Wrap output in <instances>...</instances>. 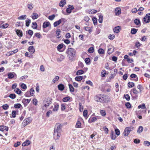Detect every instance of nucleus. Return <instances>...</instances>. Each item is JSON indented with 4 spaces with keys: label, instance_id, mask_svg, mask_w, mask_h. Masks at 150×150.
I'll return each mask as SVG.
<instances>
[{
    "label": "nucleus",
    "instance_id": "obj_54",
    "mask_svg": "<svg viewBox=\"0 0 150 150\" xmlns=\"http://www.w3.org/2000/svg\"><path fill=\"white\" fill-rule=\"evenodd\" d=\"M28 77L27 76H24L20 78L19 80L20 81H22L24 79H26Z\"/></svg>",
    "mask_w": 150,
    "mask_h": 150
},
{
    "label": "nucleus",
    "instance_id": "obj_42",
    "mask_svg": "<svg viewBox=\"0 0 150 150\" xmlns=\"http://www.w3.org/2000/svg\"><path fill=\"white\" fill-rule=\"evenodd\" d=\"M30 100L31 99H24L22 100V102H24L25 103H28L30 102Z\"/></svg>",
    "mask_w": 150,
    "mask_h": 150
},
{
    "label": "nucleus",
    "instance_id": "obj_26",
    "mask_svg": "<svg viewBox=\"0 0 150 150\" xmlns=\"http://www.w3.org/2000/svg\"><path fill=\"white\" fill-rule=\"evenodd\" d=\"M75 127L77 128H80L81 127V124L80 121H78L77 122Z\"/></svg>",
    "mask_w": 150,
    "mask_h": 150
},
{
    "label": "nucleus",
    "instance_id": "obj_16",
    "mask_svg": "<svg viewBox=\"0 0 150 150\" xmlns=\"http://www.w3.org/2000/svg\"><path fill=\"white\" fill-rule=\"evenodd\" d=\"M58 88L59 90L62 91L64 89V86L63 84L61 83L58 86Z\"/></svg>",
    "mask_w": 150,
    "mask_h": 150
},
{
    "label": "nucleus",
    "instance_id": "obj_57",
    "mask_svg": "<svg viewBox=\"0 0 150 150\" xmlns=\"http://www.w3.org/2000/svg\"><path fill=\"white\" fill-rule=\"evenodd\" d=\"M52 111H51V110H49L48 111V112L46 113V116L47 117H49L50 114H52Z\"/></svg>",
    "mask_w": 150,
    "mask_h": 150
},
{
    "label": "nucleus",
    "instance_id": "obj_12",
    "mask_svg": "<svg viewBox=\"0 0 150 150\" xmlns=\"http://www.w3.org/2000/svg\"><path fill=\"white\" fill-rule=\"evenodd\" d=\"M30 144V142L29 140H27L22 143V145L25 146L29 145Z\"/></svg>",
    "mask_w": 150,
    "mask_h": 150
},
{
    "label": "nucleus",
    "instance_id": "obj_14",
    "mask_svg": "<svg viewBox=\"0 0 150 150\" xmlns=\"http://www.w3.org/2000/svg\"><path fill=\"white\" fill-rule=\"evenodd\" d=\"M115 14L116 15H118L121 13V9L119 8H116L115 10Z\"/></svg>",
    "mask_w": 150,
    "mask_h": 150
},
{
    "label": "nucleus",
    "instance_id": "obj_18",
    "mask_svg": "<svg viewBox=\"0 0 150 150\" xmlns=\"http://www.w3.org/2000/svg\"><path fill=\"white\" fill-rule=\"evenodd\" d=\"M120 28L119 26H116L113 29V31L115 33H118L120 32Z\"/></svg>",
    "mask_w": 150,
    "mask_h": 150
},
{
    "label": "nucleus",
    "instance_id": "obj_28",
    "mask_svg": "<svg viewBox=\"0 0 150 150\" xmlns=\"http://www.w3.org/2000/svg\"><path fill=\"white\" fill-rule=\"evenodd\" d=\"M98 53L100 54H103L105 53V51L102 48H99L98 50Z\"/></svg>",
    "mask_w": 150,
    "mask_h": 150
},
{
    "label": "nucleus",
    "instance_id": "obj_50",
    "mask_svg": "<svg viewBox=\"0 0 150 150\" xmlns=\"http://www.w3.org/2000/svg\"><path fill=\"white\" fill-rule=\"evenodd\" d=\"M88 51L90 53H92L94 51V49L93 47H90L88 49Z\"/></svg>",
    "mask_w": 150,
    "mask_h": 150
},
{
    "label": "nucleus",
    "instance_id": "obj_34",
    "mask_svg": "<svg viewBox=\"0 0 150 150\" xmlns=\"http://www.w3.org/2000/svg\"><path fill=\"white\" fill-rule=\"evenodd\" d=\"M59 78L58 76H56L52 80V81L53 83H55L56 81H58V80L59 79Z\"/></svg>",
    "mask_w": 150,
    "mask_h": 150
},
{
    "label": "nucleus",
    "instance_id": "obj_31",
    "mask_svg": "<svg viewBox=\"0 0 150 150\" xmlns=\"http://www.w3.org/2000/svg\"><path fill=\"white\" fill-rule=\"evenodd\" d=\"M134 23L136 25H138L140 24V21L139 19H136L134 21Z\"/></svg>",
    "mask_w": 150,
    "mask_h": 150
},
{
    "label": "nucleus",
    "instance_id": "obj_53",
    "mask_svg": "<svg viewBox=\"0 0 150 150\" xmlns=\"http://www.w3.org/2000/svg\"><path fill=\"white\" fill-rule=\"evenodd\" d=\"M63 44H59L57 47L58 50L61 49L63 47Z\"/></svg>",
    "mask_w": 150,
    "mask_h": 150
},
{
    "label": "nucleus",
    "instance_id": "obj_41",
    "mask_svg": "<svg viewBox=\"0 0 150 150\" xmlns=\"http://www.w3.org/2000/svg\"><path fill=\"white\" fill-rule=\"evenodd\" d=\"M8 26V25L7 23H5L2 25L0 26V28H7Z\"/></svg>",
    "mask_w": 150,
    "mask_h": 150
},
{
    "label": "nucleus",
    "instance_id": "obj_3",
    "mask_svg": "<svg viewBox=\"0 0 150 150\" xmlns=\"http://www.w3.org/2000/svg\"><path fill=\"white\" fill-rule=\"evenodd\" d=\"M134 129V127H127L125 129L123 132V134L125 136H127L129 134L130 132L133 130Z\"/></svg>",
    "mask_w": 150,
    "mask_h": 150
},
{
    "label": "nucleus",
    "instance_id": "obj_2",
    "mask_svg": "<svg viewBox=\"0 0 150 150\" xmlns=\"http://www.w3.org/2000/svg\"><path fill=\"white\" fill-rule=\"evenodd\" d=\"M66 53L67 54V56L70 60L73 61L76 55V51L73 48H69Z\"/></svg>",
    "mask_w": 150,
    "mask_h": 150
},
{
    "label": "nucleus",
    "instance_id": "obj_17",
    "mask_svg": "<svg viewBox=\"0 0 150 150\" xmlns=\"http://www.w3.org/2000/svg\"><path fill=\"white\" fill-rule=\"evenodd\" d=\"M50 25V23L49 22H45L43 24L42 27L44 28H45L49 26Z\"/></svg>",
    "mask_w": 150,
    "mask_h": 150
},
{
    "label": "nucleus",
    "instance_id": "obj_21",
    "mask_svg": "<svg viewBox=\"0 0 150 150\" xmlns=\"http://www.w3.org/2000/svg\"><path fill=\"white\" fill-rule=\"evenodd\" d=\"M32 119L30 117H28L24 120V121L26 122V125L29 124L32 121Z\"/></svg>",
    "mask_w": 150,
    "mask_h": 150
},
{
    "label": "nucleus",
    "instance_id": "obj_13",
    "mask_svg": "<svg viewBox=\"0 0 150 150\" xmlns=\"http://www.w3.org/2000/svg\"><path fill=\"white\" fill-rule=\"evenodd\" d=\"M28 50L31 54L34 53L35 52V49L33 46H30L28 48Z\"/></svg>",
    "mask_w": 150,
    "mask_h": 150
},
{
    "label": "nucleus",
    "instance_id": "obj_27",
    "mask_svg": "<svg viewBox=\"0 0 150 150\" xmlns=\"http://www.w3.org/2000/svg\"><path fill=\"white\" fill-rule=\"evenodd\" d=\"M137 88L139 90V92L141 93L142 92V91L143 89V88L142 87V85H139L137 86Z\"/></svg>",
    "mask_w": 150,
    "mask_h": 150
},
{
    "label": "nucleus",
    "instance_id": "obj_35",
    "mask_svg": "<svg viewBox=\"0 0 150 150\" xmlns=\"http://www.w3.org/2000/svg\"><path fill=\"white\" fill-rule=\"evenodd\" d=\"M137 29L132 28L131 30V33L132 34H134L137 33Z\"/></svg>",
    "mask_w": 150,
    "mask_h": 150
},
{
    "label": "nucleus",
    "instance_id": "obj_60",
    "mask_svg": "<svg viewBox=\"0 0 150 150\" xmlns=\"http://www.w3.org/2000/svg\"><path fill=\"white\" fill-rule=\"evenodd\" d=\"M34 90L33 88H31L30 90V94L31 96H33L34 94Z\"/></svg>",
    "mask_w": 150,
    "mask_h": 150
},
{
    "label": "nucleus",
    "instance_id": "obj_19",
    "mask_svg": "<svg viewBox=\"0 0 150 150\" xmlns=\"http://www.w3.org/2000/svg\"><path fill=\"white\" fill-rule=\"evenodd\" d=\"M62 22L61 19L59 20L58 21L54 22V27L57 26L59 25Z\"/></svg>",
    "mask_w": 150,
    "mask_h": 150
},
{
    "label": "nucleus",
    "instance_id": "obj_30",
    "mask_svg": "<svg viewBox=\"0 0 150 150\" xmlns=\"http://www.w3.org/2000/svg\"><path fill=\"white\" fill-rule=\"evenodd\" d=\"M28 8L30 10H32L33 8V4L30 3H28L27 5Z\"/></svg>",
    "mask_w": 150,
    "mask_h": 150
},
{
    "label": "nucleus",
    "instance_id": "obj_20",
    "mask_svg": "<svg viewBox=\"0 0 150 150\" xmlns=\"http://www.w3.org/2000/svg\"><path fill=\"white\" fill-rule=\"evenodd\" d=\"M16 34L18 35L20 37H22L23 34L22 31L20 30H16Z\"/></svg>",
    "mask_w": 150,
    "mask_h": 150
},
{
    "label": "nucleus",
    "instance_id": "obj_58",
    "mask_svg": "<svg viewBox=\"0 0 150 150\" xmlns=\"http://www.w3.org/2000/svg\"><path fill=\"white\" fill-rule=\"evenodd\" d=\"M92 20L94 25H96L97 24V20L96 18H93L92 19Z\"/></svg>",
    "mask_w": 150,
    "mask_h": 150
},
{
    "label": "nucleus",
    "instance_id": "obj_4",
    "mask_svg": "<svg viewBox=\"0 0 150 150\" xmlns=\"http://www.w3.org/2000/svg\"><path fill=\"white\" fill-rule=\"evenodd\" d=\"M95 100L97 102H102L103 101H105V99L104 98V97L102 95H99L96 96L94 97Z\"/></svg>",
    "mask_w": 150,
    "mask_h": 150
},
{
    "label": "nucleus",
    "instance_id": "obj_56",
    "mask_svg": "<svg viewBox=\"0 0 150 150\" xmlns=\"http://www.w3.org/2000/svg\"><path fill=\"white\" fill-rule=\"evenodd\" d=\"M144 144L146 146H149L150 145V142L147 141H145L144 143Z\"/></svg>",
    "mask_w": 150,
    "mask_h": 150
},
{
    "label": "nucleus",
    "instance_id": "obj_11",
    "mask_svg": "<svg viewBox=\"0 0 150 150\" xmlns=\"http://www.w3.org/2000/svg\"><path fill=\"white\" fill-rule=\"evenodd\" d=\"M54 107L53 109V111L55 112L57 111L59 109V105L58 103H55L54 104Z\"/></svg>",
    "mask_w": 150,
    "mask_h": 150
},
{
    "label": "nucleus",
    "instance_id": "obj_7",
    "mask_svg": "<svg viewBox=\"0 0 150 150\" xmlns=\"http://www.w3.org/2000/svg\"><path fill=\"white\" fill-rule=\"evenodd\" d=\"M61 31L60 30V29H58L56 30V37L58 39L59 38L61 37Z\"/></svg>",
    "mask_w": 150,
    "mask_h": 150
},
{
    "label": "nucleus",
    "instance_id": "obj_51",
    "mask_svg": "<svg viewBox=\"0 0 150 150\" xmlns=\"http://www.w3.org/2000/svg\"><path fill=\"white\" fill-rule=\"evenodd\" d=\"M16 97V95L15 94H11L9 96V97L10 98L13 99L15 98Z\"/></svg>",
    "mask_w": 150,
    "mask_h": 150
},
{
    "label": "nucleus",
    "instance_id": "obj_9",
    "mask_svg": "<svg viewBox=\"0 0 150 150\" xmlns=\"http://www.w3.org/2000/svg\"><path fill=\"white\" fill-rule=\"evenodd\" d=\"M114 48L113 47L110 46L108 47V53L109 54H110L114 51Z\"/></svg>",
    "mask_w": 150,
    "mask_h": 150
},
{
    "label": "nucleus",
    "instance_id": "obj_47",
    "mask_svg": "<svg viewBox=\"0 0 150 150\" xmlns=\"http://www.w3.org/2000/svg\"><path fill=\"white\" fill-rule=\"evenodd\" d=\"M21 106V105L19 103L16 104L14 105V107L16 108H19Z\"/></svg>",
    "mask_w": 150,
    "mask_h": 150
},
{
    "label": "nucleus",
    "instance_id": "obj_33",
    "mask_svg": "<svg viewBox=\"0 0 150 150\" xmlns=\"http://www.w3.org/2000/svg\"><path fill=\"white\" fill-rule=\"evenodd\" d=\"M143 128L142 126H140L137 131V132L138 133H140L143 130Z\"/></svg>",
    "mask_w": 150,
    "mask_h": 150
},
{
    "label": "nucleus",
    "instance_id": "obj_43",
    "mask_svg": "<svg viewBox=\"0 0 150 150\" xmlns=\"http://www.w3.org/2000/svg\"><path fill=\"white\" fill-rule=\"evenodd\" d=\"M14 91L15 93L19 95H20L22 93V91L18 88H16L14 90Z\"/></svg>",
    "mask_w": 150,
    "mask_h": 150
},
{
    "label": "nucleus",
    "instance_id": "obj_22",
    "mask_svg": "<svg viewBox=\"0 0 150 150\" xmlns=\"http://www.w3.org/2000/svg\"><path fill=\"white\" fill-rule=\"evenodd\" d=\"M31 17L33 20L37 19L38 17V15L37 13H33Z\"/></svg>",
    "mask_w": 150,
    "mask_h": 150
},
{
    "label": "nucleus",
    "instance_id": "obj_49",
    "mask_svg": "<svg viewBox=\"0 0 150 150\" xmlns=\"http://www.w3.org/2000/svg\"><path fill=\"white\" fill-rule=\"evenodd\" d=\"M55 17V15L54 14H53L51 16H49L48 18L49 20H52L54 19Z\"/></svg>",
    "mask_w": 150,
    "mask_h": 150
},
{
    "label": "nucleus",
    "instance_id": "obj_37",
    "mask_svg": "<svg viewBox=\"0 0 150 150\" xmlns=\"http://www.w3.org/2000/svg\"><path fill=\"white\" fill-rule=\"evenodd\" d=\"M69 90L70 92H73L74 91V88L70 84H69Z\"/></svg>",
    "mask_w": 150,
    "mask_h": 150
},
{
    "label": "nucleus",
    "instance_id": "obj_8",
    "mask_svg": "<svg viewBox=\"0 0 150 150\" xmlns=\"http://www.w3.org/2000/svg\"><path fill=\"white\" fill-rule=\"evenodd\" d=\"M8 78L9 79H11L14 77L15 75L16 76L14 72H10L8 74Z\"/></svg>",
    "mask_w": 150,
    "mask_h": 150
},
{
    "label": "nucleus",
    "instance_id": "obj_48",
    "mask_svg": "<svg viewBox=\"0 0 150 150\" xmlns=\"http://www.w3.org/2000/svg\"><path fill=\"white\" fill-rule=\"evenodd\" d=\"M2 107L4 110H6L8 108L9 106L8 104H6L3 105Z\"/></svg>",
    "mask_w": 150,
    "mask_h": 150
},
{
    "label": "nucleus",
    "instance_id": "obj_52",
    "mask_svg": "<svg viewBox=\"0 0 150 150\" xmlns=\"http://www.w3.org/2000/svg\"><path fill=\"white\" fill-rule=\"evenodd\" d=\"M61 110L62 111H64L66 108L65 104L62 103L61 104Z\"/></svg>",
    "mask_w": 150,
    "mask_h": 150
},
{
    "label": "nucleus",
    "instance_id": "obj_10",
    "mask_svg": "<svg viewBox=\"0 0 150 150\" xmlns=\"http://www.w3.org/2000/svg\"><path fill=\"white\" fill-rule=\"evenodd\" d=\"M8 127L6 126L3 125L0 126V130L1 131H3L4 130L8 131Z\"/></svg>",
    "mask_w": 150,
    "mask_h": 150
},
{
    "label": "nucleus",
    "instance_id": "obj_62",
    "mask_svg": "<svg viewBox=\"0 0 150 150\" xmlns=\"http://www.w3.org/2000/svg\"><path fill=\"white\" fill-rule=\"evenodd\" d=\"M115 131L116 134L117 136H118L120 134V131L118 129H115Z\"/></svg>",
    "mask_w": 150,
    "mask_h": 150
},
{
    "label": "nucleus",
    "instance_id": "obj_32",
    "mask_svg": "<svg viewBox=\"0 0 150 150\" xmlns=\"http://www.w3.org/2000/svg\"><path fill=\"white\" fill-rule=\"evenodd\" d=\"M138 108L139 109L141 108L142 109H146V107L145 104L143 103L141 105H139L138 106Z\"/></svg>",
    "mask_w": 150,
    "mask_h": 150
},
{
    "label": "nucleus",
    "instance_id": "obj_24",
    "mask_svg": "<svg viewBox=\"0 0 150 150\" xmlns=\"http://www.w3.org/2000/svg\"><path fill=\"white\" fill-rule=\"evenodd\" d=\"M26 26L27 27H28L29 26L30 24L31 23V20L30 19L27 18L25 20Z\"/></svg>",
    "mask_w": 150,
    "mask_h": 150
},
{
    "label": "nucleus",
    "instance_id": "obj_55",
    "mask_svg": "<svg viewBox=\"0 0 150 150\" xmlns=\"http://www.w3.org/2000/svg\"><path fill=\"white\" fill-rule=\"evenodd\" d=\"M99 18L98 19V21L100 23H101L103 22V16L102 15H100L99 16Z\"/></svg>",
    "mask_w": 150,
    "mask_h": 150
},
{
    "label": "nucleus",
    "instance_id": "obj_6",
    "mask_svg": "<svg viewBox=\"0 0 150 150\" xmlns=\"http://www.w3.org/2000/svg\"><path fill=\"white\" fill-rule=\"evenodd\" d=\"M148 14L150 15V13H149ZM143 20L146 23H149L150 22V16H148V14H146V16L143 18Z\"/></svg>",
    "mask_w": 150,
    "mask_h": 150
},
{
    "label": "nucleus",
    "instance_id": "obj_25",
    "mask_svg": "<svg viewBox=\"0 0 150 150\" xmlns=\"http://www.w3.org/2000/svg\"><path fill=\"white\" fill-rule=\"evenodd\" d=\"M70 99L69 96H67L64 98L62 99V101L63 102H66L68 101Z\"/></svg>",
    "mask_w": 150,
    "mask_h": 150
},
{
    "label": "nucleus",
    "instance_id": "obj_64",
    "mask_svg": "<svg viewBox=\"0 0 150 150\" xmlns=\"http://www.w3.org/2000/svg\"><path fill=\"white\" fill-rule=\"evenodd\" d=\"M33 103L34 105H37V103H38V101L37 100L36 98H35L33 100Z\"/></svg>",
    "mask_w": 150,
    "mask_h": 150
},
{
    "label": "nucleus",
    "instance_id": "obj_40",
    "mask_svg": "<svg viewBox=\"0 0 150 150\" xmlns=\"http://www.w3.org/2000/svg\"><path fill=\"white\" fill-rule=\"evenodd\" d=\"M82 79L83 77L82 76H79L76 77L75 78V79L77 81H79L82 80Z\"/></svg>",
    "mask_w": 150,
    "mask_h": 150
},
{
    "label": "nucleus",
    "instance_id": "obj_23",
    "mask_svg": "<svg viewBox=\"0 0 150 150\" xmlns=\"http://www.w3.org/2000/svg\"><path fill=\"white\" fill-rule=\"evenodd\" d=\"M26 15H23L18 17V18L19 20H25L26 18Z\"/></svg>",
    "mask_w": 150,
    "mask_h": 150
},
{
    "label": "nucleus",
    "instance_id": "obj_38",
    "mask_svg": "<svg viewBox=\"0 0 150 150\" xmlns=\"http://www.w3.org/2000/svg\"><path fill=\"white\" fill-rule=\"evenodd\" d=\"M84 72L82 70H78L76 73V75H79L81 74H83Z\"/></svg>",
    "mask_w": 150,
    "mask_h": 150
},
{
    "label": "nucleus",
    "instance_id": "obj_45",
    "mask_svg": "<svg viewBox=\"0 0 150 150\" xmlns=\"http://www.w3.org/2000/svg\"><path fill=\"white\" fill-rule=\"evenodd\" d=\"M32 27L34 29H36L37 27V25L36 22H33L32 23Z\"/></svg>",
    "mask_w": 150,
    "mask_h": 150
},
{
    "label": "nucleus",
    "instance_id": "obj_1",
    "mask_svg": "<svg viewBox=\"0 0 150 150\" xmlns=\"http://www.w3.org/2000/svg\"><path fill=\"white\" fill-rule=\"evenodd\" d=\"M62 125L60 123H57L55 125L54 129V138L55 140L59 139L62 132Z\"/></svg>",
    "mask_w": 150,
    "mask_h": 150
},
{
    "label": "nucleus",
    "instance_id": "obj_63",
    "mask_svg": "<svg viewBox=\"0 0 150 150\" xmlns=\"http://www.w3.org/2000/svg\"><path fill=\"white\" fill-rule=\"evenodd\" d=\"M16 112L15 111H13L12 112V116L13 117L15 118L16 116Z\"/></svg>",
    "mask_w": 150,
    "mask_h": 150
},
{
    "label": "nucleus",
    "instance_id": "obj_15",
    "mask_svg": "<svg viewBox=\"0 0 150 150\" xmlns=\"http://www.w3.org/2000/svg\"><path fill=\"white\" fill-rule=\"evenodd\" d=\"M66 4V0H62L59 4V5L61 7H63Z\"/></svg>",
    "mask_w": 150,
    "mask_h": 150
},
{
    "label": "nucleus",
    "instance_id": "obj_46",
    "mask_svg": "<svg viewBox=\"0 0 150 150\" xmlns=\"http://www.w3.org/2000/svg\"><path fill=\"white\" fill-rule=\"evenodd\" d=\"M124 96L127 100L129 101L130 100V97L128 94L124 95Z\"/></svg>",
    "mask_w": 150,
    "mask_h": 150
},
{
    "label": "nucleus",
    "instance_id": "obj_5",
    "mask_svg": "<svg viewBox=\"0 0 150 150\" xmlns=\"http://www.w3.org/2000/svg\"><path fill=\"white\" fill-rule=\"evenodd\" d=\"M52 99L51 100H48L46 101L45 103H44V105L42 106V109L44 110H45L52 103Z\"/></svg>",
    "mask_w": 150,
    "mask_h": 150
},
{
    "label": "nucleus",
    "instance_id": "obj_44",
    "mask_svg": "<svg viewBox=\"0 0 150 150\" xmlns=\"http://www.w3.org/2000/svg\"><path fill=\"white\" fill-rule=\"evenodd\" d=\"M115 38V35H114L110 34L108 36V38L111 40H112Z\"/></svg>",
    "mask_w": 150,
    "mask_h": 150
},
{
    "label": "nucleus",
    "instance_id": "obj_36",
    "mask_svg": "<svg viewBox=\"0 0 150 150\" xmlns=\"http://www.w3.org/2000/svg\"><path fill=\"white\" fill-rule=\"evenodd\" d=\"M131 91H132L133 93L135 94H137L139 92V91H138L135 88H134L131 90Z\"/></svg>",
    "mask_w": 150,
    "mask_h": 150
},
{
    "label": "nucleus",
    "instance_id": "obj_39",
    "mask_svg": "<svg viewBox=\"0 0 150 150\" xmlns=\"http://www.w3.org/2000/svg\"><path fill=\"white\" fill-rule=\"evenodd\" d=\"M128 85L129 88H131L134 86V83L133 82H129L128 83Z\"/></svg>",
    "mask_w": 150,
    "mask_h": 150
},
{
    "label": "nucleus",
    "instance_id": "obj_59",
    "mask_svg": "<svg viewBox=\"0 0 150 150\" xmlns=\"http://www.w3.org/2000/svg\"><path fill=\"white\" fill-rule=\"evenodd\" d=\"M125 106L128 108H131V104L129 102H127L126 103Z\"/></svg>",
    "mask_w": 150,
    "mask_h": 150
},
{
    "label": "nucleus",
    "instance_id": "obj_29",
    "mask_svg": "<svg viewBox=\"0 0 150 150\" xmlns=\"http://www.w3.org/2000/svg\"><path fill=\"white\" fill-rule=\"evenodd\" d=\"M64 59V56L63 55H61L59 58L57 59V61L58 62H61Z\"/></svg>",
    "mask_w": 150,
    "mask_h": 150
},
{
    "label": "nucleus",
    "instance_id": "obj_61",
    "mask_svg": "<svg viewBox=\"0 0 150 150\" xmlns=\"http://www.w3.org/2000/svg\"><path fill=\"white\" fill-rule=\"evenodd\" d=\"M21 87L22 88L24 89H25L27 88V86L26 85L23 83L21 84Z\"/></svg>",
    "mask_w": 150,
    "mask_h": 150
}]
</instances>
